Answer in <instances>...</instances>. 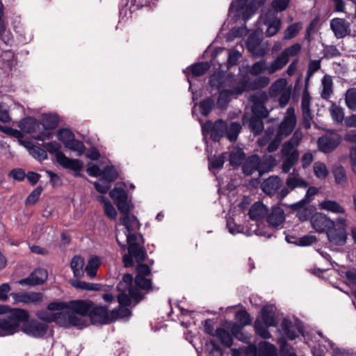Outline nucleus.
<instances>
[{
  "mask_svg": "<svg viewBox=\"0 0 356 356\" xmlns=\"http://www.w3.org/2000/svg\"><path fill=\"white\" fill-rule=\"evenodd\" d=\"M120 222L125 227L124 234L126 236L128 244V252L122 257V262L124 267L129 268L134 266L133 258H135L138 262L143 261L147 253L144 247V239L142 235H137L131 233L135 229H139L140 223L135 216H129V214L120 218ZM116 241L120 246L122 251L127 249V245L122 243L116 235Z\"/></svg>",
  "mask_w": 356,
  "mask_h": 356,
  "instance_id": "f257e3e1",
  "label": "nucleus"
},
{
  "mask_svg": "<svg viewBox=\"0 0 356 356\" xmlns=\"http://www.w3.org/2000/svg\"><path fill=\"white\" fill-rule=\"evenodd\" d=\"M6 309L0 313V337L13 335L20 330L21 324L27 321L29 317L27 311L22 309Z\"/></svg>",
  "mask_w": 356,
  "mask_h": 356,
  "instance_id": "f03ea898",
  "label": "nucleus"
},
{
  "mask_svg": "<svg viewBox=\"0 0 356 356\" xmlns=\"http://www.w3.org/2000/svg\"><path fill=\"white\" fill-rule=\"evenodd\" d=\"M301 139L302 134L296 131L291 138L283 144L281 150L282 160L281 169L282 172L288 173L298 161L299 152L297 147Z\"/></svg>",
  "mask_w": 356,
  "mask_h": 356,
  "instance_id": "7ed1b4c3",
  "label": "nucleus"
},
{
  "mask_svg": "<svg viewBox=\"0 0 356 356\" xmlns=\"http://www.w3.org/2000/svg\"><path fill=\"white\" fill-rule=\"evenodd\" d=\"M117 290L119 292L117 299L121 305H130L131 299L139 302L143 298L138 288L133 285V277L129 273L124 275L117 286Z\"/></svg>",
  "mask_w": 356,
  "mask_h": 356,
  "instance_id": "20e7f679",
  "label": "nucleus"
},
{
  "mask_svg": "<svg viewBox=\"0 0 356 356\" xmlns=\"http://www.w3.org/2000/svg\"><path fill=\"white\" fill-rule=\"evenodd\" d=\"M43 147L46 152L47 151L50 154H54L56 161L63 168L74 171H78L83 168V163L82 161L67 157L65 154L61 152V145L60 143L56 141L45 143H43Z\"/></svg>",
  "mask_w": 356,
  "mask_h": 356,
  "instance_id": "39448f33",
  "label": "nucleus"
},
{
  "mask_svg": "<svg viewBox=\"0 0 356 356\" xmlns=\"http://www.w3.org/2000/svg\"><path fill=\"white\" fill-rule=\"evenodd\" d=\"M56 136L66 148L76 152L77 156H81L85 153L86 147L83 143L76 139L74 134L69 129H59Z\"/></svg>",
  "mask_w": 356,
  "mask_h": 356,
  "instance_id": "423d86ee",
  "label": "nucleus"
},
{
  "mask_svg": "<svg viewBox=\"0 0 356 356\" xmlns=\"http://www.w3.org/2000/svg\"><path fill=\"white\" fill-rule=\"evenodd\" d=\"M250 100L252 102V112L253 116L266 118L269 115V111L266 107L268 100V95L264 91H257L250 96Z\"/></svg>",
  "mask_w": 356,
  "mask_h": 356,
  "instance_id": "0eeeda50",
  "label": "nucleus"
},
{
  "mask_svg": "<svg viewBox=\"0 0 356 356\" xmlns=\"http://www.w3.org/2000/svg\"><path fill=\"white\" fill-rule=\"evenodd\" d=\"M302 47L299 43L286 48L272 62L271 71L277 72L282 69L289 61L290 57L297 56L301 51Z\"/></svg>",
  "mask_w": 356,
  "mask_h": 356,
  "instance_id": "6e6552de",
  "label": "nucleus"
},
{
  "mask_svg": "<svg viewBox=\"0 0 356 356\" xmlns=\"http://www.w3.org/2000/svg\"><path fill=\"white\" fill-rule=\"evenodd\" d=\"M58 321V325L63 327H76L83 329L88 326V321L86 318L75 314L70 310L61 312Z\"/></svg>",
  "mask_w": 356,
  "mask_h": 356,
  "instance_id": "1a4fd4ad",
  "label": "nucleus"
},
{
  "mask_svg": "<svg viewBox=\"0 0 356 356\" xmlns=\"http://www.w3.org/2000/svg\"><path fill=\"white\" fill-rule=\"evenodd\" d=\"M202 131L203 134L210 133L211 138L213 141L218 142L225 136L226 122L222 120H218L212 123L210 120H208L202 125Z\"/></svg>",
  "mask_w": 356,
  "mask_h": 356,
  "instance_id": "9d476101",
  "label": "nucleus"
},
{
  "mask_svg": "<svg viewBox=\"0 0 356 356\" xmlns=\"http://www.w3.org/2000/svg\"><path fill=\"white\" fill-rule=\"evenodd\" d=\"M90 319L92 324L106 325L112 322L111 311L105 306H94L89 314Z\"/></svg>",
  "mask_w": 356,
  "mask_h": 356,
  "instance_id": "9b49d317",
  "label": "nucleus"
},
{
  "mask_svg": "<svg viewBox=\"0 0 356 356\" xmlns=\"http://www.w3.org/2000/svg\"><path fill=\"white\" fill-rule=\"evenodd\" d=\"M296 124V116L293 107L287 108L284 118L280 124L277 134L284 138L291 134Z\"/></svg>",
  "mask_w": 356,
  "mask_h": 356,
  "instance_id": "f8f14e48",
  "label": "nucleus"
},
{
  "mask_svg": "<svg viewBox=\"0 0 356 356\" xmlns=\"http://www.w3.org/2000/svg\"><path fill=\"white\" fill-rule=\"evenodd\" d=\"M324 344H319V350H313V356H324L327 353L332 354V356H348L349 352L345 349H340L328 339H324Z\"/></svg>",
  "mask_w": 356,
  "mask_h": 356,
  "instance_id": "ddd939ff",
  "label": "nucleus"
},
{
  "mask_svg": "<svg viewBox=\"0 0 356 356\" xmlns=\"http://www.w3.org/2000/svg\"><path fill=\"white\" fill-rule=\"evenodd\" d=\"M311 97L309 92L305 90L302 92L301 100V110L302 113V126L306 129H309L313 120V115L310 109Z\"/></svg>",
  "mask_w": 356,
  "mask_h": 356,
  "instance_id": "4468645a",
  "label": "nucleus"
},
{
  "mask_svg": "<svg viewBox=\"0 0 356 356\" xmlns=\"http://www.w3.org/2000/svg\"><path fill=\"white\" fill-rule=\"evenodd\" d=\"M281 327L284 334L290 340L295 339L303 330V326L299 320H296L293 322L287 318H284L282 321Z\"/></svg>",
  "mask_w": 356,
  "mask_h": 356,
  "instance_id": "2eb2a0df",
  "label": "nucleus"
},
{
  "mask_svg": "<svg viewBox=\"0 0 356 356\" xmlns=\"http://www.w3.org/2000/svg\"><path fill=\"white\" fill-rule=\"evenodd\" d=\"M311 224L312 227L318 232H327L334 226V221L321 213H316L312 216Z\"/></svg>",
  "mask_w": 356,
  "mask_h": 356,
  "instance_id": "dca6fc26",
  "label": "nucleus"
},
{
  "mask_svg": "<svg viewBox=\"0 0 356 356\" xmlns=\"http://www.w3.org/2000/svg\"><path fill=\"white\" fill-rule=\"evenodd\" d=\"M47 329V325L37 321H29L22 326V331L33 337H42L46 334Z\"/></svg>",
  "mask_w": 356,
  "mask_h": 356,
  "instance_id": "f3484780",
  "label": "nucleus"
},
{
  "mask_svg": "<svg viewBox=\"0 0 356 356\" xmlns=\"http://www.w3.org/2000/svg\"><path fill=\"white\" fill-rule=\"evenodd\" d=\"M93 302L89 300H76L68 302L67 309L84 318L89 316Z\"/></svg>",
  "mask_w": 356,
  "mask_h": 356,
  "instance_id": "a211bd4d",
  "label": "nucleus"
},
{
  "mask_svg": "<svg viewBox=\"0 0 356 356\" xmlns=\"http://www.w3.org/2000/svg\"><path fill=\"white\" fill-rule=\"evenodd\" d=\"M42 124L47 130L44 133H41L35 137L38 140H44L52 137L49 130L55 129L58 124V117L56 115L45 114L42 116Z\"/></svg>",
  "mask_w": 356,
  "mask_h": 356,
  "instance_id": "6ab92c4d",
  "label": "nucleus"
},
{
  "mask_svg": "<svg viewBox=\"0 0 356 356\" xmlns=\"http://www.w3.org/2000/svg\"><path fill=\"white\" fill-rule=\"evenodd\" d=\"M47 277L48 273L47 270L38 268L32 272L28 277L20 280L18 283L23 286H35L44 283Z\"/></svg>",
  "mask_w": 356,
  "mask_h": 356,
  "instance_id": "aec40b11",
  "label": "nucleus"
},
{
  "mask_svg": "<svg viewBox=\"0 0 356 356\" xmlns=\"http://www.w3.org/2000/svg\"><path fill=\"white\" fill-rule=\"evenodd\" d=\"M15 302L38 305L43 300V293L36 292H20L10 294Z\"/></svg>",
  "mask_w": 356,
  "mask_h": 356,
  "instance_id": "412c9836",
  "label": "nucleus"
},
{
  "mask_svg": "<svg viewBox=\"0 0 356 356\" xmlns=\"http://www.w3.org/2000/svg\"><path fill=\"white\" fill-rule=\"evenodd\" d=\"M330 28L337 38H343L350 33V24L342 18H334L330 21Z\"/></svg>",
  "mask_w": 356,
  "mask_h": 356,
  "instance_id": "4be33fe9",
  "label": "nucleus"
},
{
  "mask_svg": "<svg viewBox=\"0 0 356 356\" xmlns=\"http://www.w3.org/2000/svg\"><path fill=\"white\" fill-rule=\"evenodd\" d=\"M340 138L337 135H325L318 139V149L324 153L332 152L339 144Z\"/></svg>",
  "mask_w": 356,
  "mask_h": 356,
  "instance_id": "5701e85b",
  "label": "nucleus"
},
{
  "mask_svg": "<svg viewBox=\"0 0 356 356\" xmlns=\"http://www.w3.org/2000/svg\"><path fill=\"white\" fill-rule=\"evenodd\" d=\"M246 47L254 58L262 57L266 53V48L261 46V40L256 34H251L248 36Z\"/></svg>",
  "mask_w": 356,
  "mask_h": 356,
  "instance_id": "b1692460",
  "label": "nucleus"
},
{
  "mask_svg": "<svg viewBox=\"0 0 356 356\" xmlns=\"http://www.w3.org/2000/svg\"><path fill=\"white\" fill-rule=\"evenodd\" d=\"M267 222L271 228H279L285 220V213L280 206H274L267 215Z\"/></svg>",
  "mask_w": 356,
  "mask_h": 356,
  "instance_id": "393cba45",
  "label": "nucleus"
},
{
  "mask_svg": "<svg viewBox=\"0 0 356 356\" xmlns=\"http://www.w3.org/2000/svg\"><path fill=\"white\" fill-rule=\"evenodd\" d=\"M328 240L336 245H343L347 239V233L344 227L335 228L334 226L327 232Z\"/></svg>",
  "mask_w": 356,
  "mask_h": 356,
  "instance_id": "a878e982",
  "label": "nucleus"
},
{
  "mask_svg": "<svg viewBox=\"0 0 356 356\" xmlns=\"http://www.w3.org/2000/svg\"><path fill=\"white\" fill-rule=\"evenodd\" d=\"M282 184L278 176H270L266 179L261 185V188L267 195H274Z\"/></svg>",
  "mask_w": 356,
  "mask_h": 356,
  "instance_id": "bb28decb",
  "label": "nucleus"
},
{
  "mask_svg": "<svg viewBox=\"0 0 356 356\" xmlns=\"http://www.w3.org/2000/svg\"><path fill=\"white\" fill-rule=\"evenodd\" d=\"M268 208L263 202L258 201L254 202L248 211L249 217L251 220L259 221L264 218H267Z\"/></svg>",
  "mask_w": 356,
  "mask_h": 356,
  "instance_id": "cd10ccee",
  "label": "nucleus"
},
{
  "mask_svg": "<svg viewBox=\"0 0 356 356\" xmlns=\"http://www.w3.org/2000/svg\"><path fill=\"white\" fill-rule=\"evenodd\" d=\"M277 165V160L270 154H264L263 156H259V177L264 174L268 173L273 170Z\"/></svg>",
  "mask_w": 356,
  "mask_h": 356,
  "instance_id": "c85d7f7f",
  "label": "nucleus"
},
{
  "mask_svg": "<svg viewBox=\"0 0 356 356\" xmlns=\"http://www.w3.org/2000/svg\"><path fill=\"white\" fill-rule=\"evenodd\" d=\"M274 305L264 306L261 309V318L266 327H275L277 324Z\"/></svg>",
  "mask_w": 356,
  "mask_h": 356,
  "instance_id": "c756f323",
  "label": "nucleus"
},
{
  "mask_svg": "<svg viewBox=\"0 0 356 356\" xmlns=\"http://www.w3.org/2000/svg\"><path fill=\"white\" fill-rule=\"evenodd\" d=\"M259 156L257 154L248 156L243 165V172L247 176H250L255 172H258L259 175Z\"/></svg>",
  "mask_w": 356,
  "mask_h": 356,
  "instance_id": "7c9ffc66",
  "label": "nucleus"
},
{
  "mask_svg": "<svg viewBox=\"0 0 356 356\" xmlns=\"http://www.w3.org/2000/svg\"><path fill=\"white\" fill-rule=\"evenodd\" d=\"M210 65L208 62H200L191 65L186 70H184V73L188 71L191 72L193 76H200L207 73L209 70Z\"/></svg>",
  "mask_w": 356,
  "mask_h": 356,
  "instance_id": "2f4dec72",
  "label": "nucleus"
},
{
  "mask_svg": "<svg viewBox=\"0 0 356 356\" xmlns=\"http://www.w3.org/2000/svg\"><path fill=\"white\" fill-rule=\"evenodd\" d=\"M321 209L334 213H344L345 209L337 201L331 200H325L319 204Z\"/></svg>",
  "mask_w": 356,
  "mask_h": 356,
  "instance_id": "473e14b6",
  "label": "nucleus"
},
{
  "mask_svg": "<svg viewBox=\"0 0 356 356\" xmlns=\"http://www.w3.org/2000/svg\"><path fill=\"white\" fill-rule=\"evenodd\" d=\"M332 79L330 75L325 74L321 80L322 90L321 92V97L325 100H327L331 97L332 90Z\"/></svg>",
  "mask_w": 356,
  "mask_h": 356,
  "instance_id": "72a5a7b5",
  "label": "nucleus"
},
{
  "mask_svg": "<svg viewBox=\"0 0 356 356\" xmlns=\"http://www.w3.org/2000/svg\"><path fill=\"white\" fill-rule=\"evenodd\" d=\"M272 63L268 65V63L266 60H260L254 63L250 69V73L252 75H259L265 72H267L268 74H273L275 72L271 71Z\"/></svg>",
  "mask_w": 356,
  "mask_h": 356,
  "instance_id": "f704fd0d",
  "label": "nucleus"
},
{
  "mask_svg": "<svg viewBox=\"0 0 356 356\" xmlns=\"http://www.w3.org/2000/svg\"><path fill=\"white\" fill-rule=\"evenodd\" d=\"M238 341H242L245 343H248L249 345L247 347L246 349V355L247 356L249 355H251L252 356H257V346L254 344H250L251 341V334L243 332V330L239 332L236 337H235Z\"/></svg>",
  "mask_w": 356,
  "mask_h": 356,
  "instance_id": "c9c22d12",
  "label": "nucleus"
},
{
  "mask_svg": "<svg viewBox=\"0 0 356 356\" xmlns=\"http://www.w3.org/2000/svg\"><path fill=\"white\" fill-rule=\"evenodd\" d=\"M241 131V125L239 122H232L229 124L226 122L225 137L229 141H236Z\"/></svg>",
  "mask_w": 356,
  "mask_h": 356,
  "instance_id": "e433bc0d",
  "label": "nucleus"
},
{
  "mask_svg": "<svg viewBox=\"0 0 356 356\" xmlns=\"http://www.w3.org/2000/svg\"><path fill=\"white\" fill-rule=\"evenodd\" d=\"M85 261L83 257L79 255H75L72 259L70 266L73 271L74 276L76 277H81L83 275V266Z\"/></svg>",
  "mask_w": 356,
  "mask_h": 356,
  "instance_id": "4c0bfd02",
  "label": "nucleus"
},
{
  "mask_svg": "<svg viewBox=\"0 0 356 356\" xmlns=\"http://www.w3.org/2000/svg\"><path fill=\"white\" fill-rule=\"evenodd\" d=\"M214 337H216L220 343L227 348H230L233 345V337L229 331L223 327H218Z\"/></svg>",
  "mask_w": 356,
  "mask_h": 356,
  "instance_id": "58836bf2",
  "label": "nucleus"
},
{
  "mask_svg": "<svg viewBox=\"0 0 356 356\" xmlns=\"http://www.w3.org/2000/svg\"><path fill=\"white\" fill-rule=\"evenodd\" d=\"M128 305H120L118 308H115L111 311L112 322H114L118 319H122L125 318H129L131 315V312L129 308H127Z\"/></svg>",
  "mask_w": 356,
  "mask_h": 356,
  "instance_id": "ea45409f",
  "label": "nucleus"
},
{
  "mask_svg": "<svg viewBox=\"0 0 356 356\" xmlns=\"http://www.w3.org/2000/svg\"><path fill=\"white\" fill-rule=\"evenodd\" d=\"M60 316L61 312L52 313L49 310H40L36 313V316L45 322L51 323L55 322L58 325V321H60Z\"/></svg>",
  "mask_w": 356,
  "mask_h": 356,
  "instance_id": "a19ab883",
  "label": "nucleus"
},
{
  "mask_svg": "<svg viewBox=\"0 0 356 356\" xmlns=\"http://www.w3.org/2000/svg\"><path fill=\"white\" fill-rule=\"evenodd\" d=\"M296 170H293V173L289 175L288 178L286 180V184L291 190H293L296 188H306L308 186V184L304 179L298 177L294 175V172Z\"/></svg>",
  "mask_w": 356,
  "mask_h": 356,
  "instance_id": "79ce46f5",
  "label": "nucleus"
},
{
  "mask_svg": "<svg viewBox=\"0 0 356 356\" xmlns=\"http://www.w3.org/2000/svg\"><path fill=\"white\" fill-rule=\"evenodd\" d=\"M329 112L333 122L336 124H341L344 120V110L342 107L333 103L329 108Z\"/></svg>",
  "mask_w": 356,
  "mask_h": 356,
  "instance_id": "37998d69",
  "label": "nucleus"
},
{
  "mask_svg": "<svg viewBox=\"0 0 356 356\" xmlns=\"http://www.w3.org/2000/svg\"><path fill=\"white\" fill-rule=\"evenodd\" d=\"M99 265L100 260L97 256L92 257L88 260L85 272L90 278H94L96 276Z\"/></svg>",
  "mask_w": 356,
  "mask_h": 356,
  "instance_id": "c03bdc74",
  "label": "nucleus"
},
{
  "mask_svg": "<svg viewBox=\"0 0 356 356\" xmlns=\"http://www.w3.org/2000/svg\"><path fill=\"white\" fill-rule=\"evenodd\" d=\"M248 79L246 76L239 79L235 80V84L232 89L229 90L233 95H241L244 91L248 90Z\"/></svg>",
  "mask_w": 356,
  "mask_h": 356,
  "instance_id": "a18cd8bd",
  "label": "nucleus"
},
{
  "mask_svg": "<svg viewBox=\"0 0 356 356\" xmlns=\"http://www.w3.org/2000/svg\"><path fill=\"white\" fill-rule=\"evenodd\" d=\"M248 127L254 135H259L264 128L263 118L252 115L249 119Z\"/></svg>",
  "mask_w": 356,
  "mask_h": 356,
  "instance_id": "49530a36",
  "label": "nucleus"
},
{
  "mask_svg": "<svg viewBox=\"0 0 356 356\" xmlns=\"http://www.w3.org/2000/svg\"><path fill=\"white\" fill-rule=\"evenodd\" d=\"M258 349L262 356H277V348L268 341L259 342Z\"/></svg>",
  "mask_w": 356,
  "mask_h": 356,
  "instance_id": "de8ad7c7",
  "label": "nucleus"
},
{
  "mask_svg": "<svg viewBox=\"0 0 356 356\" xmlns=\"http://www.w3.org/2000/svg\"><path fill=\"white\" fill-rule=\"evenodd\" d=\"M118 174L113 166H106L101 174L100 181H104L111 185L118 178Z\"/></svg>",
  "mask_w": 356,
  "mask_h": 356,
  "instance_id": "09e8293b",
  "label": "nucleus"
},
{
  "mask_svg": "<svg viewBox=\"0 0 356 356\" xmlns=\"http://www.w3.org/2000/svg\"><path fill=\"white\" fill-rule=\"evenodd\" d=\"M248 1L249 0H236L231 3L229 7V10L235 9L237 12L243 11V19L245 22L250 18V16L246 15L248 10V8L247 7Z\"/></svg>",
  "mask_w": 356,
  "mask_h": 356,
  "instance_id": "8fccbe9b",
  "label": "nucleus"
},
{
  "mask_svg": "<svg viewBox=\"0 0 356 356\" xmlns=\"http://www.w3.org/2000/svg\"><path fill=\"white\" fill-rule=\"evenodd\" d=\"M333 175L335 183L341 186H345L347 184V176L345 169L341 166H337L333 170Z\"/></svg>",
  "mask_w": 356,
  "mask_h": 356,
  "instance_id": "3c124183",
  "label": "nucleus"
},
{
  "mask_svg": "<svg viewBox=\"0 0 356 356\" xmlns=\"http://www.w3.org/2000/svg\"><path fill=\"white\" fill-rule=\"evenodd\" d=\"M345 103L348 109L356 111V88H351L346 90Z\"/></svg>",
  "mask_w": 356,
  "mask_h": 356,
  "instance_id": "603ef678",
  "label": "nucleus"
},
{
  "mask_svg": "<svg viewBox=\"0 0 356 356\" xmlns=\"http://www.w3.org/2000/svg\"><path fill=\"white\" fill-rule=\"evenodd\" d=\"M72 284L76 289L86 290V291H99L102 285L100 284L88 283L81 280H74Z\"/></svg>",
  "mask_w": 356,
  "mask_h": 356,
  "instance_id": "864d4df0",
  "label": "nucleus"
},
{
  "mask_svg": "<svg viewBox=\"0 0 356 356\" xmlns=\"http://www.w3.org/2000/svg\"><path fill=\"white\" fill-rule=\"evenodd\" d=\"M270 83V79L266 76H259L249 82L248 90H255L266 88Z\"/></svg>",
  "mask_w": 356,
  "mask_h": 356,
  "instance_id": "5fc2aeb1",
  "label": "nucleus"
},
{
  "mask_svg": "<svg viewBox=\"0 0 356 356\" xmlns=\"http://www.w3.org/2000/svg\"><path fill=\"white\" fill-rule=\"evenodd\" d=\"M268 327H266V325L259 320H256L254 321V328L256 334L264 339H270L271 337V334L268 331Z\"/></svg>",
  "mask_w": 356,
  "mask_h": 356,
  "instance_id": "6e6d98bb",
  "label": "nucleus"
},
{
  "mask_svg": "<svg viewBox=\"0 0 356 356\" xmlns=\"http://www.w3.org/2000/svg\"><path fill=\"white\" fill-rule=\"evenodd\" d=\"M233 95L229 90H219V96L217 99V106L220 109H224L227 107L228 103L230 102V97Z\"/></svg>",
  "mask_w": 356,
  "mask_h": 356,
  "instance_id": "4d7b16f0",
  "label": "nucleus"
},
{
  "mask_svg": "<svg viewBox=\"0 0 356 356\" xmlns=\"http://www.w3.org/2000/svg\"><path fill=\"white\" fill-rule=\"evenodd\" d=\"M235 320L236 321L237 323L243 327L249 325L252 323L250 316L245 309L239 310L236 312Z\"/></svg>",
  "mask_w": 356,
  "mask_h": 356,
  "instance_id": "13d9d810",
  "label": "nucleus"
},
{
  "mask_svg": "<svg viewBox=\"0 0 356 356\" xmlns=\"http://www.w3.org/2000/svg\"><path fill=\"white\" fill-rule=\"evenodd\" d=\"M29 152L33 158L39 161H44L47 159L46 150L35 145L29 147Z\"/></svg>",
  "mask_w": 356,
  "mask_h": 356,
  "instance_id": "bf43d9fd",
  "label": "nucleus"
},
{
  "mask_svg": "<svg viewBox=\"0 0 356 356\" xmlns=\"http://www.w3.org/2000/svg\"><path fill=\"white\" fill-rule=\"evenodd\" d=\"M215 106L213 99L209 97L200 103V111L202 115L207 116L213 110Z\"/></svg>",
  "mask_w": 356,
  "mask_h": 356,
  "instance_id": "052dcab7",
  "label": "nucleus"
},
{
  "mask_svg": "<svg viewBox=\"0 0 356 356\" xmlns=\"http://www.w3.org/2000/svg\"><path fill=\"white\" fill-rule=\"evenodd\" d=\"M146 258V257H145ZM134 260V264L135 262L138 264V266L136 267V271H137V280L139 281L140 280V277H148L151 275V269L149 266L147 264H143L145 260L140 262H138L136 261L135 258H133Z\"/></svg>",
  "mask_w": 356,
  "mask_h": 356,
  "instance_id": "680f3d73",
  "label": "nucleus"
},
{
  "mask_svg": "<svg viewBox=\"0 0 356 356\" xmlns=\"http://www.w3.org/2000/svg\"><path fill=\"white\" fill-rule=\"evenodd\" d=\"M277 13L275 10H269L261 15L260 19L264 24L281 22L277 17Z\"/></svg>",
  "mask_w": 356,
  "mask_h": 356,
  "instance_id": "e2e57ef3",
  "label": "nucleus"
},
{
  "mask_svg": "<svg viewBox=\"0 0 356 356\" xmlns=\"http://www.w3.org/2000/svg\"><path fill=\"white\" fill-rule=\"evenodd\" d=\"M225 75L220 72L214 73L211 76L209 84L211 87L216 88L218 90H222L224 78Z\"/></svg>",
  "mask_w": 356,
  "mask_h": 356,
  "instance_id": "0e129e2a",
  "label": "nucleus"
},
{
  "mask_svg": "<svg viewBox=\"0 0 356 356\" xmlns=\"http://www.w3.org/2000/svg\"><path fill=\"white\" fill-rule=\"evenodd\" d=\"M314 172L316 177L318 179H325L328 175V170L325 163L316 162L314 165Z\"/></svg>",
  "mask_w": 356,
  "mask_h": 356,
  "instance_id": "69168bd1",
  "label": "nucleus"
},
{
  "mask_svg": "<svg viewBox=\"0 0 356 356\" xmlns=\"http://www.w3.org/2000/svg\"><path fill=\"white\" fill-rule=\"evenodd\" d=\"M225 161V157L223 154L215 155L213 157L209 158V169H219L222 168Z\"/></svg>",
  "mask_w": 356,
  "mask_h": 356,
  "instance_id": "338daca9",
  "label": "nucleus"
},
{
  "mask_svg": "<svg viewBox=\"0 0 356 356\" xmlns=\"http://www.w3.org/2000/svg\"><path fill=\"white\" fill-rule=\"evenodd\" d=\"M37 124L36 120L34 118H29L24 119L20 123V128L24 131L31 134L33 132Z\"/></svg>",
  "mask_w": 356,
  "mask_h": 356,
  "instance_id": "774afa93",
  "label": "nucleus"
}]
</instances>
